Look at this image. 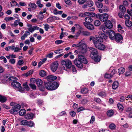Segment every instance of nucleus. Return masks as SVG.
<instances>
[{
	"instance_id": "37998d69",
	"label": "nucleus",
	"mask_w": 132,
	"mask_h": 132,
	"mask_svg": "<svg viewBox=\"0 0 132 132\" xmlns=\"http://www.w3.org/2000/svg\"><path fill=\"white\" fill-rule=\"evenodd\" d=\"M23 63V62L22 60H19L16 64V65L18 67V66L21 65Z\"/></svg>"
},
{
	"instance_id": "052dcab7",
	"label": "nucleus",
	"mask_w": 132,
	"mask_h": 132,
	"mask_svg": "<svg viewBox=\"0 0 132 132\" xmlns=\"http://www.w3.org/2000/svg\"><path fill=\"white\" fill-rule=\"evenodd\" d=\"M9 62L11 64H14L15 63V60L13 59H11L9 60Z\"/></svg>"
},
{
	"instance_id": "de8ad7c7",
	"label": "nucleus",
	"mask_w": 132,
	"mask_h": 132,
	"mask_svg": "<svg viewBox=\"0 0 132 132\" xmlns=\"http://www.w3.org/2000/svg\"><path fill=\"white\" fill-rule=\"evenodd\" d=\"M20 21V20L19 19L15 20L14 23V25L15 27H16L19 24V22Z\"/></svg>"
},
{
	"instance_id": "4c0bfd02",
	"label": "nucleus",
	"mask_w": 132,
	"mask_h": 132,
	"mask_svg": "<svg viewBox=\"0 0 132 132\" xmlns=\"http://www.w3.org/2000/svg\"><path fill=\"white\" fill-rule=\"evenodd\" d=\"M29 85L31 88L34 90H36V86L34 84L31 83L29 84Z\"/></svg>"
},
{
	"instance_id": "7c9ffc66",
	"label": "nucleus",
	"mask_w": 132,
	"mask_h": 132,
	"mask_svg": "<svg viewBox=\"0 0 132 132\" xmlns=\"http://www.w3.org/2000/svg\"><path fill=\"white\" fill-rule=\"evenodd\" d=\"M26 113V111L24 109H21L19 112V115L22 116L24 115Z\"/></svg>"
},
{
	"instance_id": "0eeeda50",
	"label": "nucleus",
	"mask_w": 132,
	"mask_h": 132,
	"mask_svg": "<svg viewBox=\"0 0 132 132\" xmlns=\"http://www.w3.org/2000/svg\"><path fill=\"white\" fill-rule=\"evenodd\" d=\"M99 34L100 35V37H96L94 39H97V40L101 42H102L103 39H106L108 37L106 34L104 33H102L101 32H99Z\"/></svg>"
},
{
	"instance_id": "6ab92c4d",
	"label": "nucleus",
	"mask_w": 132,
	"mask_h": 132,
	"mask_svg": "<svg viewBox=\"0 0 132 132\" xmlns=\"http://www.w3.org/2000/svg\"><path fill=\"white\" fill-rule=\"evenodd\" d=\"M85 19V22L87 23H90L93 21V19L91 17L92 16H87Z\"/></svg>"
},
{
	"instance_id": "f704fd0d",
	"label": "nucleus",
	"mask_w": 132,
	"mask_h": 132,
	"mask_svg": "<svg viewBox=\"0 0 132 132\" xmlns=\"http://www.w3.org/2000/svg\"><path fill=\"white\" fill-rule=\"evenodd\" d=\"M98 95L99 96L102 97H105L106 96V93L104 92H102L98 93Z\"/></svg>"
},
{
	"instance_id": "680f3d73",
	"label": "nucleus",
	"mask_w": 132,
	"mask_h": 132,
	"mask_svg": "<svg viewBox=\"0 0 132 132\" xmlns=\"http://www.w3.org/2000/svg\"><path fill=\"white\" fill-rule=\"evenodd\" d=\"M70 114L71 116L73 117L75 116L76 113L75 111H72L70 112Z\"/></svg>"
},
{
	"instance_id": "cd10ccee",
	"label": "nucleus",
	"mask_w": 132,
	"mask_h": 132,
	"mask_svg": "<svg viewBox=\"0 0 132 132\" xmlns=\"http://www.w3.org/2000/svg\"><path fill=\"white\" fill-rule=\"evenodd\" d=\"M89 90L87 88H84L81 90V93L84 94H87Z\"/></svg>"
},
{
	"instance_id": "f8f14e48",
	"label": "nucleus",
	"mask_w": 132,
	"mask_h": 132,
	"mask_svg": "<svg viewBox=\"0 0 132 132\" xmlns=\"http://www.w3.org/2000/svg\"><path fill=\"white\" fill-rule=\"evenodd\" d=\"M21 108V106L19 104H17L15 106L13 107L10 110L11 113L14 114L15 112H17Z\"/></svg>"
},
{
	"instance_id": "6e6552de",
	"label": "nucleus",
	"mask_w": 132,
	"mask_h": 132,
	"mask_svg": "<svg viewBox=\"0 0 132 132\" xmlns=\"http://www.w3.org/2000/svg\"><path fill=\"white\" fill-rule=\"evenodd\" d=\"M36 82L39 90L41 91H43L45 88L43 85V82L42 80L40 79H38L36 80Z\"/></svg>"
},
{
	"instance_id": "473e14b6",
	"label": "nucleus",
	"mask_w": 132,
	"mask_h": 132,
	"mask_svg": "<svg viewBox=\"0 0 132 132\" xmlns=\"http://www.w3.org/2000/svg\"><path fill=\"white\" fill-rule=\"evenodd\" d=\"M92 58L93 59H94L95 62H99L100 60V57L99 56H97V55L94 56L93 58Z\"/></svg>"
},
{
	"instance_id": "ddd939ff",
	"label": "nucleus",
	"mask_w": 132,
	"mask_h": 132,
	"mask_svg": "<svg viewBox=\"0 0 132 132\" xmlns=\"http://www.w3.org/2000/svg\"><path fill=\"white\" fill-rule=\"evenodd\" d=\"M74 64L78 68H82L83 67L82 62L78 59L77 58L74 61Z\"/></svg>"
},
{
	"instance_id": "a211bd4d",
	"label": "nucleus",
	"mask_w": 132,
	"mask_h": 132,
	"mask_svg": "<svg viewBox=\"0 0 132 132\" xmlns=\"http://www.w3.org/2000/svg\"><path fill=\"white\" fill-rule=\"evenodd\" d=\"M105 27L108 28L110 29L112 28L113 27V25L110 20H108L106 21L105 23Z\"/></svg>"
},
{
	"instance_id": "0e129e2a",
	"label": "nucleus",
	"mask_w": 132,
	"mask_h": 132,
	"mask_svg": "<svg viewBox=\"0 0 132 132\" xmlns=\"http://www.w3.org/2000/svg\"><path fill=\"white\" fill-rule=\"evenodd\" d=\"M53 53L51 52L47 56L49 58H52L53 57Z\"/></svg>"
},
{
	"instance_id": "aec40b11",
	"label": "nucleus",
	"mask_w": 132,
	"mask_h": 132,
	"mask_svg": "<svg viewBox=\"0 0 132 132\" xmlns=\"http://www.w3.org/2000/svg\"><path fill=\"white\" fill-rule=\"evenodd\" d=\"M39 28L37 26H34L33 27L29 28L28 30L31 33L33 32L34 30H38Z\"/></svg>"
},
{
	"instance_id": "20e7f679",
	"label": "nucleus",
	"mask_w": 132,
	"mask_h": 132,
	"mask_svg": "<svg viewBox=\"0 0 132 132\" xmlns=\"http://www.w3.org/2000/svg\"><path fill=\"white\" fill-rule=\"evenodd\" d=\"M96 17L98 18L102 22H103L108 20L109 15L107 13L97 14H96Z\"/></svg>"
},
{
	"instance_id": "72a5a7b5",
	"label": "nucleus",
	"mask_w": 132,
	"mask_h": 132,
	"mask_svg": "<svg viewBox=\"0 0 132 132\" xmlns=\"http://www.w3.org/2000/svg\"><path fill=\"white\" fill-rule=\"evenodd\" d=\"M94 3L92 1H87V5L89 7H92Z\"/></svg>"
},
{
	"instance_id": "4468645a",
	"label": "nucleus",
	"mask_w": 132,
	"mask_h": 132,
	"mask_svg": "<svg viewBox=\"0 0 132 132\" xmlns=\"http://www.w3.org/2000/svg\"><path fill=\"white\" fill-rule=\"evenodd\" d=\"M58 65V63L57 62L53 63L51 64V70L53 72H55L57 69Z\"/></svg>"
},
{
	"instance_id": "49530a36",
	"label": "nucleus",
	"mask_w": 132,
	"mask_h": 132,
	"mask_svg": "<svg viewBox=\"0 0 132 132\" xmlns=\"http://www.w3.org/2000/svg\"><path fill=\"white\" fill-rule=\"evenodd\" d=\"M44 28L45 30L47 31L48 30V29L50 28L49 26L47 24H44Z\"/></svg>"
},
{
	"instance_id": "774afa93",
	"label": "nucleus",
	"mask_w": 132,
	"mask_h": 132,
	"mask_svg": "<svg viewBox=\"0 0 132 132\" xmlns=\"http://www.w3.org/2000/svg\"><path fill=\"white\" fill-rule=\"evenodd\" d=\"M127 12L131 16H132V9H131L130 10H127Z\"/></svg>"
},
{
	"instance_id": "9b49d317",
	"label": "nucleus",
	"mask_w": 132,
	"mask_h": 132,
	"mask_svg": "<svg viewBox=\"0 0 132 132\" xmlns=\"http://www.w3.org/2000/svg\"><path fill=\"white\" fill-rule=\"evenodd\" d=\"M114 38V40L117 43H121L122 41V36L120 34H116Z\"/></svg>"
},
{
	"instance_id": "7ed1b4c3",
	"label": "nucleus",
	"mask_w": 132,
	"mask_h": 132,
	"mask_svg": "<svg viewBox=\"0 0 132 132\" xmlns=\"http://www.w3.org/2000/svg\"><path fill=\"white\" fill-rule=\"evenodd\" d=\"M77 47H78V50L79 53L82 54L85 53L87 51V48L86 45L84 44L79 42L77 44Z\"/></svg>"
},
{
	"instance_id": "bf43d9fd",
	"label": "nucleus",
	"mask_w": 132,
	"mask_h": 132,
	"mask_svg": "<svg viewBox=\"0 0 132 132\" xmlns=\"http://www.w3.org/2000/svg\"><path fill=\"white\" fill-rule=\"evenodd\" d=\"M21 50V48H20L18 47H17V46H16L14 50V52H18L19 51H20Z\"/></svg>"
},
{
	"instance_id": "e433bc0d",
	"label": "nucleus",
	"mask_w": 132,
	"mask_h": 132,
	"mask_svg": "<svg viewBox=\"0 0 132 132\" xmlns=\"http://www.w3.org/2000/svg\"><path fill=\"white\" fill-rule=\"evenodd\" d=\"M40 76L42 77H44L46 76V72L44 70H42L39 72Z\"/></svg>"
},
{
	"instance_id": "6e6d98bb",
	"label": "nucleus",
	"mask_w": 132,
	"mask_h": 132,
	"mask_svg": "<svg viewBox=\"0 0 132 132\" xmlns=\"http://www.w3.org/2000/svg\"><path fill=\"white\" fill-rule=\"evenodd\" d=\"M63 41L61 40H56L55 42V43L56 44L59 45L63 43Z\"/></svg>"
},
{
	"instance_id": "4be33fe9",
	"label": "nucleus",
	"mask_w": 132,
	"mask_h": 132,
	"mask_svg": "<svg viewBox=\"0 0 132 132\" xmlns=\"http://www.w3.org/2000/svg\"><path fill=\"white\" fill-rule=\"evenodd\" d=\"M34 114L31 113L27 114L25 116V118L27 119H31L33 118Z\"/></svg>"
},
{
	"instance_id": "a19ab883",
	"label": "nucleus",
	"mask_w": 132,
	"mask_h": 132,
	"mask_svg": "<svg viewBox=\"0 0 132 132\" xmlns=\"http://www.w3.org/2000/svg\"><path fill=\"white\" fill-rule=\"evenodd\" d=\"M117 107L121 111H122L123 110V107L122 105L120 104H117Z\"/></svg>"
},
{
	"instance_id": "864d4df0",
	"label": "nucleus",
	"mask_w": 132,
	"mask_h": 132,
	"mask_svg": "<svg viewBox=\"0 0 132 132\" xmlns=\"http://www.w3.org/2000/svg\"><path fill=\"white\" fill-rule=\"evenodd\" d=\"M112 77L111 74L106 73L105 75V77L106 78H110Z\"/></svg>"
},
{
	"instance_id": "bb28decb",
	"label": "nucleus",
	"mask_w": 132,
	"mask_h": 132,
	"mask_svg": "<svg viewBox=\"0 0 132 132\" xmlns=\"http://www.w3.org/2000/svg\"><path fill=\"white\" fill-rule=\"evenodd\" d=\"M125 24L128 27H129L132 26V23L131 21L127 20L125 21Z\"/></svg>"
},
{
	"instance_id": "8fccbe9b",
	"label": "nucleus",
	"mask_w": 132,
	"mask_h": 132,
	"mask_svg": "<svg viewBox=\"0 0 132 132\" xmlns=\"http://www.w3.org/2000/svg\"><path fill=\"white\" fill-rule=\"evenodd\" d=\"M85 110V109L83 107L81 106L79 107L78 108L77 111L78 112H79Z\"/></svg>"
},
{
	"instance_id": "c756f323",
	"label": "nucleus",
	"mask_w": 132,
	"mask_h": 132,
	"mask_svg": "<svg viewBox=\"0 0 132 132\" xmlns=\"http://www.w3.org/2000/svg\"><path fill=\"white\" fill-rule=\"evenodd\" d=\"M7 100L6 98L2 95H0V102H4Z\"/></svg>"
},
{
	"instance_id": "c03bdc74",
	"label": "nucleus",
	"mask_w": 132,
	"mask_h": 132,
	"mask_svg": "<svg viewBox=\"0 0 132 132\" xmlns=\"http://www.w3.org/2000/svg\"><path fill=\"white\" fill-rule=\"evenodd\" d=\"M94 24L95 26H98L100 25L101 22L99 20H96L94 21Z\"/></svg>"
},
{
	"instance_id": "3c124183",
	"label": "nucleus",
	"mask_w": 132,
	"mask_h": 132,
	"mask_svg": "<svg viewBox=\"0 0 132 132\" xmlns=\"http://www.w3.org/2000/svg\"><path fill=\"white\" fill-rule=\"evenodd\" d=\"M64 1L65 3L68 5H70L72 4L70 0H64Z\"/></svg>"
},
{
	"instance_id": "79ce46f5",
	"label": "nucleus",
	"mask_w": 132,
	"mask_h": 132,
	"mask_svg": "<svg viewBox=\"0 0 132 132\" xmlns=\"http://www.w3.org/2000/svg\"><path fill=\"white\" fill-rule=\"evenodd\" d=\"M82 33V34L84 36H89L90 35V33L88 31H83Z\"/></svg>"
},
{
	"instance_id": "1a4fd4ad",
	"label": "nucleus",
	"mask_w": 132,
	"mask_h": 132,
	"mask_svg": "<svg viewBox=\"0 0 132 132\" xmlns=\"http://www.w3.org/2000/svg\"><path fill=\"white\" fill-rule=\"evenodd\" d=\"M89 48L91 53L90 56L92 58H93L94 56L97 55L98 52L96 49L91 47H90Z\"/></svg>"
},
{
	"instance_id": "09e8293b",
	"label": "nucleus",
	"mask_w": 132,
	"mask_h": 132,
	"mask_svg": "<svg viewBox=\"0 0 132 132\" xmlns=\"http://www.w3.org/2000/svg\"><path fill=\"white\" fill-rule=\"evenodd\" d=\"M23 86L24 88L26 89L27 90H29V88L27 84V82H26L23 84Z\"/></svg>"
},
{
	"instance_id": "69168bd1",
	"label": "nucleus",
	"mask_w": 132,
	"mask_h": 132,
	"mask_svg": "<svg viewBox=\"0 0 132 132\" xmlns=\"http://www.w3.org/2000/svg\"><path fill=\"white\" fill-rule=\"evenodd\" d=\"M117 72V71L115 69H113L112 71L111 74V75L112 76V77L113 75L116 73Z\"/></svg>"
},
{
	"instance_id": "ea45409f",
	"label": "nucleus",
	"mask_w": 132,
	"mask_h": 132,
	"mask_svg": "<svg viewBox=\"0 0 132 132\" xmlns=\"http://www.w3.org/2000/svg\"><path fill=\"white\" fill-rule=\"evenodd\" d=\"M29 6L32 8L35 9L37 7V6L34 3H30L29 4Z\"/></svg>"
},
{
	"instance_id": "412c9836",
	"label": "nucleus",
	"mask_w": 132,
	"mask_h": 132,
	"mask_svg": "<svg viewBox=\"0 0 132 132\" xmlns=\"http://www.w3.org/2000/svg\"><path fill=\"white\" fill-rule=\"evenodd\" d=\"M47 79L48 81H54L57 79V77L55 76L50 75L47 77Z\"/></svg>"
},
{
	"instance_id": "f3484780",
	"label": "nucleus",
	"mask_w": 132,
	"mask_h": 132,
	"mask_svg": "<svg viewBox=\"0 0 132 132\" xmlns=\"http://www.w3.org/2000/svg\"><path fill=\"white\" fill-rule=\"evenodd\" d=\"M109 36V38L112 40H114V37L116 36V34L112 30H110L107 34Z\"/></svg>"
},
{
	"instance_id": "2eb2a0df",
	"label": "nucleus",
	"mask_w": 132,
	"mask_h": 132,
	"mask_svg": "<svg viewBox=\"0 0 132 132\" xmlns=\"http://www.w3.org/2000/svg\"><path fill=\"white\" fill-rule=\"evenodd\" d=\"M83 24L84 26L88 29L90 30H93L94 29V26L90 23H87L83 22Z\"/></svg>"
},
{
	"instance_id": "13d9d810",
	"label": "nucleus",
	"mask_w": 132,
	"mask_h": 132,
	"mask_svg": "<svg viewBox=\"0 0 132 132\" xmlns=\"http://www.w3.org/2000/svg\"><path fill=\"white\" fill-rule=\"evenodd\" d=\"M87 0H78V1L79 4H82L84 3Z\"/></svg>"
},
{
	"instance_id": "9d476101",
	"label": "nucleus",
	"mask_w": 132,
	"mask_h": 132,
	"mask_svg": "<svg viewBox=\"0 0 132 132\" xmlns=\"http://www.w3.org/2000/svg\"><path fill=\"white\" fill-rule=\"evenodd\" d=\"M95 14L93 13H89L88 12H86L85 13H81L79 14V17H85L87 16H95Z\"/></svg>"
},
{
	"instance_id": "c9c22d12",
	"label": "nucleus",
	"mask_w": 132,
	"mask_h": 132,
	"mask_svg": "<svg viewBox=\"0 0 132 132\" xmlns=\"http://www.w3.org/2000/svg\"><path fill=\"white\" fill-rule=\"evenodd\" d=\"M34 125V123L32 121H29L27 122V126L30 127H32Z\"/></svg>"
},
{
	"instance_id": "5fc2aeb1",
	"label": "nucleus",
	"mask_w": 132,
	"mask_h": 132,
	"mask_svg": "<svg viewBox=\"0 0 132 132\" xmlns=\"http://www.w3.org/2000/svg\"><path fill=\"white\" fill-rule=\"evenodd\" d=\"M14 19V18L12 17H6L5 18V20L7 21Z\"/></svg>"
},
{
	"instance_id": "393cba45",
	"label": "nucleus",
	"mask_w": 132,
	"mask_h": 132,
	"mask_svg": "<svg viewBox=\"0 0 132 132\" xmlns=\"http://www.w3.org/2000/svg\"><path fill=\"white\" fill-rule=\"evenodd\" d=\"M119 8L121 12H125L126 11V8L125 6L122 5H120Z\"/></svg>"
},
{
	"instance_id": "e2e57ef3",
	"label": "nucleus",
	"mask_w": 132,
	"mask_h": 132,
	"mask_svg": "<svg viewBox=\"0 0 132 132\" xmlns=\"http://www.w3.org/2000/svg\"><path fill=\"white\" fill-rule=\"evenodd\" d=\"M125 12H120L118 13V16L120 18H122L123 16V15Z\"/></svg>"
},
{
	"instance_id": "4d7b16f0",
	"label": "nucleus",
	"mask_w": 132,
	"mask_h": 132,
	"mask_svg": "<svg viewBox=\"0 0 132 132\" xmlns=\"http://www.w3.org/2000/svg\"><path fill=\"white\" fill-rule=\"evenodd\" d=\"M94 101L98 103H100L101 102V100L99 98H95L94 99Z\"/></svg>"
},
{
	"instance_id": "a878e982",
	"label": "nucleus",
	"mask_w": 132,
	"mask_h": 132,
	"mask_svg": "<svg viewBox=\"0 0 132 132\" xmlns=\"http://www.w3.org/2000/svg\"><path fill=\"white\" fill-rule=\"evenodd\" d=\"M106 27H103L101 28V29L103 32H104V33H106L107 34L109 31V30H108V29Z\"/></svg>"
},
{
	"instance_id": "a18cd8bd",
	"label": "nucleus",
	"mask_w": 132,
	"mask_h": 132,
	"mask_svg": "<svg viewBox=\"0 0 132 132\" xmlns=\"http://www.w3.org/2000/svg\"><path fill=\"white\" fill-rule=\"evenodd\" d=\"M109 127L110 129L113 130L115 129L116 126L114 124L112 123L110 125Z\"/></svg>"
},
{
	"instance_id": "39448f33",
	"label": "nucleus",
	"mask_w": 132,
	"mask_h": 132,
	"mask_svg": "<svg viewBox=\"0 0 132 132\" xmlns=\"http://www.w3.org/2000/svg\"><path fill=\"white\" fill-rule=\"evenodd\" d=\"M93 40V43L97 48L101 50H103L105 49V46L100 43L101 42L98 41L97 40V39H95Z\"/></svg>"
},
{
	"instance_id": "2f4dec72",
	"label": "nucleus",
	"mask_w": 132,
	"mask_h": 132,
	"mask_svg": "<svg viewBox=\"0 0 132 132\" xmlns=\"http://www.w3.org/2000/svg\"><path fill=\"white\" fill-rule=\"evenodd\" d=\"M107 114L109 117H111L113 115L114 112L112 110H111L107 111Z\"/></svg>"
},
{
	"instance_id": "f257e3e1",
	"label": "nucleus",
	"mask_w": 132,
	"mask_h": 132,
	"mask_svg": "<svg viewBox=\"0 0 132 132\" xmlns=\"http://www.w3.org/2000/svg\"><path fill=\"white\" fill-rule=\"evenodd\" d=\"M17 79V78L14 77H10L8 79L9 81H13L11 83L12 87L14 89H18L20 92H22L23 90L22 89L20 83L17 81H15Z\"/></svg>"
},
{
	"instance_id": "58836bf2",
	"label": "nucleus",
	"mask_w": 132,
	"mask_h": 132,
	"mask_svg": "<svg viewBox=\"0 0 132 132\" xmlns=\"http://www.w3.org/2000/svg\"><path fill=\"white\" fill-rule=\"evenodd\" d=\"M28 121L26 120H23L20 122V124L23 125H27Z\"/></svg>"
},
{
	"instance_id": "dca6fc26",
	"label": "nucleus",
	"mask_w": 132,
	"mask_h": 132,
	"mask_svg": "<svg viewBox=\"0 0 132 132\" xmlns=\"http://www.w3.org/2000/svg\"><path fill=\"white\" fill-rule=\"evenodd\" d=\"M78 59L81 61L84 64H86L87 63V61L86 59L84 56L82 55H80L79 54L78 55Z\"/></svg>"
},
{
	"instance_id": "423d86ee",
	"label": "nucleus",
	"mask_w": 132,
	"mask_h": 132,
	"mask_svg": "<svg viewBox=\"0 0 132 132\" xmlns=\"http://www.w3.org/2000/svg\"><path fill=\"white\" fill-rule=\"evenodd\" d=\"M61 63L62 65L65 66L67 69H70L71 67L72 63L71 61L69 59H66L65 60H62Z\"/></svg>"
},
{
	"instance_id": "5701e85b",
	"label": "nucleus",
	"mask_w": 132,
	"mask_h": 132,
	"mask_svg": "<svg viewBox=\"0 0 132 132\" xmlns=\"http://www.w3.org/2000/svg\"><path fill=\"white\" fill-rule=\"evenodd\" d=\"M118 83L117 81H115L113 83L112 85V88L114 89H116L118 87Z\"/></svg>"
},
{
	"instance_id": "338daca9",
	"label": "nucleus",
	"mask_w": 132,
	"mask_h": 132,
	"mask_svg": "<svg viewBox=\"0 0 132 132\" xmlns=\"http://www.w3.org/2000/svg\"><path fill=\"white\" fill-rule=\"evenodd\" d=\"M131 73L130 71H128L126 72L125 73V76H128L131 75Z\"/></svg>"
},
{
	"instance_id": "b1692460",
	"label": "nucleus",
	"mask_w": 132,
	"mask_h": 132,
	"mask_svg": "<svg viewBox=\"0 0 132 132\" xmlns=\"http://www.w3.org/2000/svg\"><path fill=\"white\" fill-rule=\"evenodd\" d=\"M95 4L96 6L99 8H102L103 6L102 3L98 1L96 2H95Z\"/></svg>"
},
{
	"instance_id": "c85d7f7f",
	"label": "nucleus",
	"mask_w": 132,
	"mask_h": 132,
	"mask_svg": "<svg viewBox=\"0 0 132 132\" xmlns=\"http://www.w3.org/2000/svg\"><path fill=\"white\" fill-rule=\"evenodd\" d=\"M125 69L123 67H121L118 70V72L119 74V75L122 74L125 71Z\"/></svg>"
},
{
	"instance_id": "f03ea898",
	"label": "nucleus",
	"mask_w": 132,
	"mask_h": 132,
	"mask_svg": "<svg viewBox=\"0 0 132 132\" xmlns=\"http://www.w3.org/2000/svg\"><path fill=\"white\" fill-rule=\"evenodd\" d=\"M44 85L46 88L49 90H55L57 89L59 86L58 84L56 82H50L45 83Z\"/></svg>"
},
{
	"instance_id": "603ef678",
	"label": "nucleus",
	"mask_w": 132,
	"mask_h": 132,
	"mask_svg": "<svg viewBox=\"0 0 132 132\" xmlns=\"http://www.w3.org/2000/svg\"><path fill=\"white\" fill-rule=\"evenodd\" d=\"M62 52H63V50L62 49L57 50L54 51V53L56 54H60Z\"/></svg>"
}]
</instances>
